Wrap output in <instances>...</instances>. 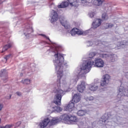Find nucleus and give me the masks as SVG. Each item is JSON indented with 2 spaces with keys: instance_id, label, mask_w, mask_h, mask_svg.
I'll list each match as a JSON object with an SVG mask.
<instances>
[{
  "instance_id": "nucleus-1",
  "label": "nucleus",
  "mask_w": 128,
  "mask_h": 128,
  "mask_svg": "<svg viewBox=\"0 0 128 128\" xmlns=\"http://www.w3.org/2000/svg\"><path fill=\"white\" fill-rule=\"evenodd\" d=\"M82 66L80 68H77L74 71L75 76L73 79L74 82H76L78 80V77L84 78L88 72H90V70L94 66L96 68H104V62L100 58H96L94 62L92 60H84Z\"/></svg>"
},
{
  "instance_id": "nucleus-2",
  "label": "nucleus",
  "mask_w": 128,
  "mask_h": 128,
  "mask_svg": "<svg viewBox=\"0 0 128 128\" xmlns=\"http://www.w3.org/2000/svg\"><path fill=\"white\" fill-rule=\"evenodd\" d=\"M52 50L53 52L55 53L54 56L55 58L53 60L54 64L55 66L56 70L59 74L60 78L58 80H60L62 76V72H64V68H68V64L64 62V58L62 54H58V46H54V47H50V49Z\"/></svg>"
},
{
  "instance_id": "nucleus-3",
  "label": "nucleus",
  "mask_w": 128,
  "mask_h": 128,
  "mask_svg": "<svg viewBox=\"0 0 128 128\" xmlns=\"http://www.w3.org/2000/svg\"><path fill=\"white\" fill-rule=\"evenodd\" d=\"M57 87L58 88H56L53 92L56 94L54 100V104H55L58 106L53 107V108H54L56 112H58L62 110V109L58 106H60L62 104V96L64 94V90L60 88V80H57Z\"/></svg>"
},
{
  "instance_id": "nucleus-4",
  "label": "nucleus",
  "mask_w": 128,
  "mask_h": 128,
  "mask_svg": "<svg viewBox=\"0 0 128 128\" xmlns=\"http://www.w3.org/2000/svg\"><path fill=\"white\" fill-rule=\"evenodd\" d=\"M58 122V120L53 118L52 119H50V118H45L42 122L40 123L39 126L40 128H46L48 124H50V126H54Z\"/></svg>"
},
{
  "instance_id": "nucleus-5",
  "label": "nucleus",
  "mask_w": 128,
  "mask_h": 128,
  "mask_svg": "<svg viewBox=\"0 0 128 128\" xmlns=\"http://www.w3.org/2000/svg\"><path fill=\"white\" fill-rule=\"evenodd\" d=\"M24 32V36H26V38H28V36H30V34L32 32H34V30L32 29V25L28 23H27L26 24Z\"/></svg>"
},
{
  "instance_id": "nucleus-6",
  "label": "nucleus",
  "mask_w": 128,
  "mask_h": 128,
  "mask_svg": "<svg viewBox=\"0 0 128 128\" xmlns=\"http://www.w3.org/2000/svg\"><path fill=\"white\" fill-rule=\"evenodd\" d=\"M110 76L108 74H105L103 76L100 82V86H106V84H110Z\"/></svg>"
},
{
  "instance_id": "nucleus-7",
  "label": "nucleus",
  "mask_w": 128,
  "mask_h": 128,
  "mask_svg": "<svg viewBox=\"0 0 128 128\" xmlns=\"http://www.w3.org/2000/svg\"><path fill=\"white\" fill-rule=\"evenodd\" d=\"M100 80H95L94 81V83L89 85L88 88L92 92H96L98 88V86H100Z\"/></svg>"
},
{
  "instance_id": "nucleus-8",
  "label": "nucleus",
  "mask_w": 128,
  "mask_h": 128,
  "mask_svg": "<svg viewBox=\"0 0 128 128\" xmlns=\"http://www.w3.org/2000/svg\"><path fill=\"white\" fill-rule=\"evenodd\" d=\"M50 14V22L52 24H54V22H56L58 20V12L54 10H52Z\"/></svg>"
},
{
  "instance_id": "nucleus-9",
  "label": "nucleus",
  "mask_w": 128,
  "mask_h": 128,
  "mask_svg": "<svg viewBox=\"0 0 128 128\" xmlns=\"http://www.w3.org/2000/svg\"><path fill=\"white\" fill-rule=\"evenodd\" d=\"M84 32L78 28H73L72 30H70L71 36H76V34H78V36H81V34H84Z\"/></svg>"
},
{
  "instance_id": "nucleus-10",
  "label": "nucleus",
  "mask_w": 128,
  "mask_h": 128,
  "mask_svg": "<svg viewBox=\"0 0 128 128\" xmlns=\"http://www.w3.org/2000/svg\"><path fill=\"white\" fill-rule=\"evenodd\" d=\"M102 24V19L96 18L92 24V28H96Z\"/></svg>"
},
{
  "instance_id": "nucleus-11",
  "label": "nucleus",
  "mask_w": 128,
  "mask_h": 128,
  "mask_svg": "<svg viewBox=\"0 0 128 128\" xmlns=\"http://www.w3.org/2000/svg\"><path fill=\"white\" fill-rule=\"evenodd\" d=\"M0 76L2 77V80H3L4 82H6V80H8V72L6 70L3 69L1 70V72L0 73Z\"/></svg>"
},
{
  "instance_id": "nucleus-12",
  "label": "nucleus",
  "mask_w": 128,
  "mask_h": 128,
  "mask_svg": "<svg viewBox=\"0 0 128 128\" xmlns=\"http://www.w3.org/2000/svg\"><path fill=\"white\" fill-rule=\"evenodd\" d=\"M74 108V102L71 100L70 102L66 106L64 107V110H68V112H72Z\"/></svg>"
},
{
  "instance_id": "nucleus-13",
  "label": "nucleus",
  "mask_w": 128,
  "mask_h": 128,
  "mask_svg": "<svg viewBox=\"0 0 128 128\" xmlns=\"http://www.w3.org/2000/svg\"><path fill=\"white\" fill-rule=\"evenodd\" d=\"M77 90L79 92H84V91L86 90V83L84 82H81L80 84L78 86Z\"/></svg>"
},
{
  "instance_id": "nucleus-14",
  "label": "nucleus",
  "mask_w": 128,
  "mask_h": 128,
  "mask_svg": "<svg viewBox=\"0 0 128 128\" xmlns=\"http://www.w3.org/2000/svg\"><path fill=\"white\" fill-rule=\"evenodd\" d=\"M68 2L71 6H78V0H68Z\"/></svg>"
},
{
  "instance_id": "nucleus-15",
  "label": "nucleus",
  "mask_w": 128,
  "mask_h": 128,
  "mask_svg": "<svg viewBox=\"0 0 128 128\" xmlns=\"http://www.w3.org/2000/svg\"><path fill=\"white\" fill-rule=\"evenodd\" d=\"M72 100L74 104H78L80 100V96L78 94H75L73 96Z\"/></svg>"
},
{
  "instance_id": "nucleus-16",
  "label": "nucleus",
  "mask_w": 128,
  "mask_h": 128,
  "mask_svg": "<svg viewBox=\"0 0 128 128\" xmlns=\"http://www.w3.org/2000/svg\"><path fill=\"white\" fill-rule=\"evenodd\" d=\"M108 60L110 62H114L118 60V56L116 54L110 55Z\"/></svg>"
},
{
  "instance_id": "nucleus-17",
  "label": "nucleus",
  "mask_w": 128,
  "mask_h": 128,
  "mask_svg": "<svg viewBox=\"0 0 128 128\" xmlns=\"http://www.w3.org/2000/svg\"><path fill=\"white\" fill-rule=\"evenodd\" d=\"M96 56V52H90L88 54V58H85L83 60V62H84V60H92V58L94 56Z\"/></svg>"
},
{
  "instance_id": "nucleus-18",
  "label": "nucleus",
  "mask_w": 128,
  "mask_h": 128,
  "mask_svg": "<svg viewBox=\"0 0 128 128\" xmlns=\"http://www.w3.org/2000/svg\"><path fill=\"white\" fill-rule=\"evenodd\" d=\"M12 44H13L12 42H10L8 44L5 45L2 48V52H4L6 50H8V48H12Z\"/></svg>"
},
{
  "instance_id": "nucleus-19",
  "label": "nucleus",
  "mask_w": 128,
  "mask_h": 128,
  "mask_svg": "<svg viewBox=\"0 0 128 128\" xmlns=\"http://www.w3.org/2000/svg\"><path fill=\"white\" fill-rule=\"evenodd\" d=\"M70 114H64V115H62V120H64V122H70Z\"/></svg>"
},
{
  "instance_id": "nucleus-20",
  "label": "nucleus",
  "mask_w": 128,
  "mask_h": 128,
  "mask_svg": "<svg viewBox=\"0 0 128 128\" xmlns=\"http://www.w3.org/2000/svg\"><path fill=\"white\" fill-rule=\"evenodd\" d=\"M68 6V2L66 1L61 3L60 5H58V8H66V6Z\"/></svg>"
},
{
  "instance_id": "nucleus-21",
  "label": "nucleus",
  "mask_w": 128,
  "mask_h": 128,
  "mask_svg": "<svg viewBox=\"0 0 128 128\" xmlns=\"http://www.w3.org/2000/svg\"><path fill=\"white\" fill-rule=\"evenodd\" d=\"M100 58H104V60H108L110 55L106 54H100Z\"/></svg>"
},
{
  "instance_id": "nucleus-22",
  "label": "nucleus",
  "mask_w": 128,
  "mask_h": 128,
  "mask_svg": "<svg viewBox=\"0 0 128 128\" xmlns=\"http://www.w3.org/2000/svg\"><path fill=\"white\" fill-rule=\"evenodd\" d=\"M69 122H78V118H76V116L70 115Z\"/></svg>"
},
{
  "instance_id": "nucleus-23",
  "label": "nucleus",
  "mask_w": 128,
  "mask_h": 128,
  "mask_svg": "<svg viewBox=\"0 0 128 128\" xmlns=\"http://www.w3.org/2000/svg\"><path fill=\"white\" fill-rule=\"evenodd\" d=\"M77 114L78 116H85L86 115V112L84 110H79L77 112Z\"/></svg>"
},
{
  "instance_id": "nucleus-24",
  "label": "nucleus",
  "mask_w": 128,
  "mask_h": 128,
  "mask_svg": "<svg viewBox=\"0 0 128 128\" xmlns=\"http://www.w3.org/2000/svg\"><path fill=\"white\" fill-rule=\"evenodd\" d=\"M102 122H110V118H112L108 116L107 118H104V116H102Z\"/></svg>"
},
{
  "instance_id": "nucleus-25",
  "label": "nucleus",
  "mask_w": 128,
  "mask_h": 128,
  "mask_svg": "<svg viewBox=\"0 0 128 128\" xmlns=\"http://www.w3.org/2000/svg\"><path fill=\"white\" fill-rule=\"evenodd\" d=\"M102 16V20H107L108 18V14L106 12L103 13Z\"/></svg>"
},
{
  "instance_id": "nucleus-26",
  "label": "nucleus",
  "mask_w": 128,
  "mask_h": 128,
  "mask_svg": "<svg viewBox=\"0 0 128 128\" xmlns=\"http://www.w3.org/2000/svg\"><path fill=\"white\" fill-rule=\"evenodd\" d=\"M86 100H94V98L92 96L85 97Z\"/></svg>"
},
{
  "instance_id": "nucleus-27",
  "label": "nucleus",
  "mask_w": 128,
  "mask_h": 128,
  "mask_svg": "<svg viewBox=\"0 0 128 128\" xmlns=\"http://www.w3.org/2000/svg\"><path fill=\"white\" fill-rule=\"evenodd\" d=\"M98 2V6H101V4H102V2H104V0H96Z\"/></svg>"
},
{
  "instance_id": "nucleus-28",
  "label": "nucleus",
  "mask_w": 128,
  "mask_h": 128,
  "mask_svg": "<svg viewBox=\"0 0 128 128\" xmlns=\"http://www.w3.org/2000/svg\"><path fill=\"white\" fill-rule=\"evenodd\" d=\"M24 84H30V80L29 79H25L24 80Z\"/></svg>"
},
{
  "instance_id": "nucleus-29",
  "label": "nucleus",
  "mask_w": 128,
  "mask_h": 128,
  "mask_svg": "<svg viewBox=\"0 0 128 128\" xmlns=\"http://www.w3.org/2000/svg\"><path fill=\"white\" fill-rule=\"evenodd\" d=\"M40 36H44L45 38H46L47 40H48L50 42H52V40H50V38L46 36L44 34H41Z\"/></svg>"
},
{
  "instance_id": "nucleus-30",
  "label": "nucleus",
  "mask_w": 128,
  "mask_h": 128,
  "mask_svg": "<svg viewBox=\"0 0 128 128\" xmlns=\"http://www.w3.org/2000/svg\"><path fill=\"white\" fill-rule=\"evenodd\" d=\"M93 46V43L92 42L88 41L87 42V46Z\"/></svg>"
},
{
  "instance_id": "nucleus-31",
  "label": "nucleus",
  "mask_w": 128,
  "mask_h": 128,
  "mask_svg": "<svg viewBox=\"0 0 128 128\" xmlns=\"http://www.w3.org/2000/svg\"><path fill=\"white\" fill-rule=\"evenodd\" d=\"M10 56H12V54H9L6 56L4 58L6 60H8Z\"/></svg>"
},
{
  "instance_id": "nucleus-32",
  "label": "nucleus",
  "mask_w": 128,
  "mask_h": 128,
  "mask_svg": "<svg viewBox=\"0 0 128 128\" xmlns=\"http://www.w3.org/2000/svg\"><path fill=\"white\" fill-rule=\"evenodd\" d=\"M120 44H121V46H128V42L126 41V40H124V41L123 42H122Z\"/></svg>"
},
{
  "instance_id": "nucleus-33",
  "label": "nucleus",
  "mask_w": 128,
  "mask_h": 128,
  "mask_svg": "<svg viewBox=\"0 0 128 128\" xmlns=\"http://www.w3.org/2000/svg\"><path fill=\"white\" fill-rule=\"evenodd\" d=\"M107 26L108 28H112L114 26V24H107Z\"/></svg>"
},
{
  "instance_id": "nucleus-34",
  "label": "nucleus",
  "mask_w": 128,
  "mask_h": 128,
  "mask_svg": "<svg viewBox=\"0 0 128 128\" xmlns=\"http://www.w3.org/2000/svg\"><path fill=\"white\" fill-rule=\"evenodd\" d=\"M14 126V125L12 124H7L5 126V128H11Z\"/></svg>"
},
{
  "instance_id": "nucleus-35",
  "label": "nucleus",
  "mask_w": 128,
  "mask_h": 128,
  "mask_svg": "<svg viewBox=\"0 0 128 128\" xmlns=\"http://www.w3.org/2000/svg\"><path fill=\"white\" fill-rule=\"evenodd\" d=\"M22 122H18L16 124V128H18V126H20Z\"/></svg>"
},
{
  "instance_id": "nucleus-36",
  "label": "nucleus",
  "mask_w": 128,
  "mask_h": 128,
  "mask_svg": "<svg viewBox=\"0 0 128 128\" xmlns=\"http://www.w3.org/2000/svg\"><path fill=\"white\" fill-rule=\"evenodd\" d=\"M60 22L63 26H64V28H66V26H68V25H66V24H64V22L60 21Z\"/></svg>"
},
{
  "instance_id": "nucleus-37",
  "label": "nucleus",
  "mask_w": 128,
  "mask_h": 128,
  "mask_svg": "<svg viewBox=\"0 0 128 128\" xmlns=\"http://www.w3.org/2000/svg\"><path fill=\"white\" fill-rule=\"evenodd\" d=\"M5 98H6V100H10V98H12V94H10L9 96H6Z\"/></svg>"
},
{
  "instance_id": "nucleus-38",
  "label": "nucleus",
  "mask_w": 128,
  "mask_h": 128,
  "mask_svg": "<svg viewBox=\"0 0 128 128\" xmlns=\"http://www.w3.org/2000/svg\"><path fill=\"white\" fill-rule=\"evenodd\" d=\"M94 16V12H92L91 13H90V18H92Z\"/></svg>"
},
{
  "instance_id": "nucleus-39",
  "label": "nucleus",
  "mask_w": 128,
  "mask_h": 128,
  "mask_svg": "<svg viewBox=\"0 0 128 128\" xmlns=\"http://www.w3.org/2000/svg\"><path fill=\"white\" fill-rule=\"evenodd\" d=\"M54 3H50V4L49 5V7L50 8H54Z\"/></svg>"
},
{
  "instance_id": "nucleus-40",
  "label": "nucleus",
  "mask_w": 128,
  "mask_h": 128,
  "mask_svg": "<svg viewBox=\"0 0 128 128\" xmlns=\"http://www.w3.org/2000/svg\"><path fill=\"white\" fill-rule=\"evenodd\" d=\"M124 76L128 80V72L124 73Z\"/></svg>"
},
{
  "instance_id": "nucleus-41",
  "label": "nucleus",
  "mask_w": 128,
  "mask_h": 128,
  "mask_svg": "<svg viewBox=\"0 0 128 128\" xmlns=\"http://www.w3.org/2000/svg\"><path fill=\"white\" fill-rule=\"evenodd\" d=\"M3 108H4V104H0V110H2Z\"/></svg>"
},
{
  "instance_id": "nucleus-42",
  "label": "nucleus",
  "mask_w": 128,
  "mask_h": 128,
  "mask_svg": "<svg viewBox=\"0 0 128 128\" xmlns=\"http://www.w3.org/2000/svg\"><path fill=\"white\" fill-rule=\"evenodd\" d=\"M16 94H17V96H22V92H16Z\"/></svg>"
},
{
  "instance_id": "nucleus-43",
  "label": "nucleus",
  "mask_w": 128,
  "mask_h": 128,
  "mask_svg": "<svg viewBox=\"0 0 128 128\" xmlns=\"http://www.w3.org/2000/svg\"><path fill=\"white\" fill-rule=\"evenodd\" d=\"M24 92H30V90H28V88H26L24 89Z\"/></svg>"
},
{
  "instance_id": "nucleus-44",
  "label": "nucleus",
  "mask_w": 128,
  "mask_h": 128,
  "mask_svg": "<svg viewBox=\"0 0 128 128\" xmlns=\"http://www.w3.org/2000/svg\"><path fill=\"white\" fill-rule=\"evenodd\" d=\"M86 0H78V2H86Z\"/></svg>"
},
{
  "instance_id": "nucleus-45",
  "label": "nucleus",
  "mask_w": 128,
  "mask_h": 128,
  "mask_svg": "<svg viewBox=\"0 0 128 128\" xmlns=\"http://www.w3.org/2000/svg\"><path fill=\"white\" fill-rule=\"evenodd\" d=\"M6 0H0V4H2V2H5Z\"/></svg>"
},
{
  "instance_id": "nucleus-46",
  "label": "nucleus",
  "mask_w": 128,
  "mask_h": 128,
  "mask_svg": "<svg viewBox=\"0 0 128 128\" xmlns=\"http://www.w3.org/2000/svg\"><path fill=\"white\" fill-rule=\"evenodd\" d=\"M62 84H66V80H64L62 81Z\"/></svg>"
},
{
  "instance_id": "nucleus-47",
  "label": "nucleus",
  "mask_w": 128,
  "mask_h": 128,
  "mask_svg": "<svg viewBox=\"0 0 128 128\" xmlns=\"http://www.w3.org/2000/svg\"><path fill=\"white\" fill-rule=\"evenodd\" d=\"M90 30L88 31H86V34H88V32H90Z\"/></svg>"
},
{
  "instance_id": "nucleus-48",
  "label": "nucleus",
  "mask_w": 128,
  "mask_h": 128,
  "mask_svg": "<svg viewBox=\"0 0 128 128\" xmlns=\"http://www.w3.org/2000/svg\"><path fill=\"white\" fill-rule=\"evenodd\" d=\"M0 128H6L5 126H0Z\"/></svg>"
},
{
  "instance_id": "nucleus-49",
  "label": "nucleus",
  "mask_w": 128,
  "mask_h": 128,
  "mask_svg": "<svg viewBox=\"0 0 128 128\" xmlns=\"http://www.w3.org/2000/svg\"><path fill=\"white\" fill-rule=\"evenodd\" d=\"M51 43L52 44H55V46H56V44L55 43H54V42H52V41H51Z\"/></svg>"
},
{
  "instance_id": "nucleus-50",
  "label": "nucleus",
  "mask_w": 128,
  "mask_h": 128,
  "mask_svg": "<svg viewBox=\"0 0 128 128\" xmlns=\"http://www.w3.org/2000/svg\"><path fill=\"white\" fill-rule=\"evenodd\" d=\"M24 127H25L24 125L23 126H22V128H24Z\"/></svg>"
},
{
  "instance_id": "nucleus-51",
  "label": "nucleus",
  "mask_w": 128,
  "mask_h": 128,
  "mask_svg": "<svg viewBox=\"0 0 128 128\" xmlns=\"http://www.w3.org/2000/svg\"><path fill=\"white\" fill-rule=\"evenodd\" d=\"M20 76H22V74H20Z\"/></svg>"
},
{
  "instance_id": "nucleus-52",
  "label": "nucleus",
  "mask_w": 128,
  "mask_h": 128,
  "mask_svg": "<svg viewBox=\"0 0 128 128\" xmlns=\"http://www.w3.org/2000/svg\"><path fill=\"white\" fill-rule=\"evenodd\" d=\"M92 28H92V27L91 29H90V30H92Z\"/></svg>"
},
{
  "instance_id": "nucleus-53",
  "label": "nucleus",
  "mask_w": 128,
  "mask_h": 128,
  "mask_svg": "<svg viewBox=\"0 0 128 128\" xmlns=\"http://www.w3.org/2000/svg\"><path fill=\"white\" fill-rule=\"evenodd\" d=\"M92 28H92V27L91 29H90V30H92Z\"/></svg>"
}]
</instances>
